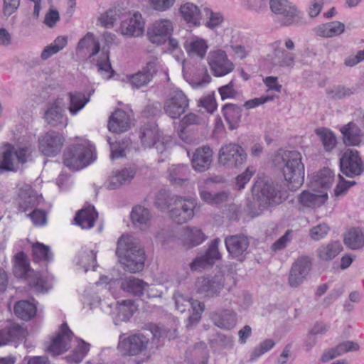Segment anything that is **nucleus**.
I'll use <instances>...</instances> for the list:
<instances>
[{
  "label": "nucleus",
  "instance_id": "nucleus-30",
  "mask_svg": "<svg viewBox=\"0 0 364 364\" xmlns=\"http://www.w3.org/2000/svg\"><path fill=\"white\" fill-rule=\"evenodd\" d=\"M135 173L136 171L132 168H124L120 171H113L107 182V188L114 190L129 183L134 178Z\"/></svg>",
  "mask_w": 364,
  "mask_h": 364
},
{
  "label": "nucleus",
  "instance_id": "nucleus-60",
  "mask_svg": "<svg viewBox=\"0 0 364 364\" xmlns=\"http://www.w3.org/2000/svg\"><path fill=\"white\" fill-rule=\"evenodd\" d=\"M97 66L98 68V71L100 73L103 78L108 80L112 77L114 70H112L109 62L108 52L101 57L97 63Z\"/></svg>",
  "mask_w": 364,
  "mask_h": 364
},
{
  "label": "nucleus",
  "instance_id": "nucleus-12",
  "mask_svg": "<svg viewBox=\"0 0 364 364\" xmlns=\"http://www.w3.org/2000/svg\"><path fill=\"white\" fill-rule=\"evenodd\" d=\"M271 11L277 15H280L281 24L284 26H291L297 22L299 11L287 0H270Z\"/></svg>",
  "mask_w": 364,
  "mask_h": 364
},
{
  "label": "nucleus",
  "instance_id": "nucleus-4",
  "mask_svg": "<svg viewBox=\"0 0 364 364\" xmlns=\"http://www.w3.org/2000/svg\"><path fill=\"white\" fill-rule=\"evenodd\" d=\"M94 146L85 139L71 146L63 154L64 164L73 170H79L95 160Z\"/></svg>",
  "mask_w": 364,
  "mask_h": 364
},
{
  "label": "nucleus",
  "instance_id": "nucleus-2",
  "mask_svg": "<svg viewBox=\"0 0 364 364\" xmlns=\"http://www.w3.org/2000/svg\"><path fill=\"white\" fill-rule=\"evenodd\" d=\"M116 253L125 270L136 273L144 269L145 252L134 237L122 235L118 240Z\"/></svg>",
  "mask_w": 364,
  "mask_h": 364
},
{
  "label": "nucleus",
  "instance_id": "nucleus-50",
  "mask_svg": "<svg viewBox=\"0 0 364 364\" xmlns=\"http://www.w3.org/2000/svg\"><path fill=\"white\" fill-rule=\"evenodd\" d=\"M326 151H331L336 146L337 139L334 133L327 128H318L315 131Z\"/></svg>",
  "mask_w": 364,
  "mask_h": 364
},
{
  "label": "nucleus",
  "instance_id": "nucleus-43",
  "mask_svg": "<svg viewBox=\"0 0 364 364\" xmlns=\"http://www.w3.org/2000/svg\"><path fill=\"white\" fill-rule=\"evenodd\" d=\"M100 46L92 33H87L78 43L77 50H86L90 58L94 56L100 51Z\"/></svg>",
  "mask_w": 364,
  "mask_h": 364
},
{
  "label": "nucleus",
  "instance_id": "nucleus-28",
  "mask_svg": "<svg viewBox=\"0 0 364 364\" xmlns=\"http://www.w3.org/2000/svg\"><path fill=\"white\" fill-rule=\"evenodd\" d=\"M180 237L183 245L188 248L198 246L206 239L205 235L200 228L190 226L181 230Z\"/></svg>",
  "mask_w": 364,
  "mask_h": 364
},
{
  "label": "nucleus",
  "instance_id": "nucleus-17",
  "mask_svg": "<svg viewBox=\"0 0 364 364\" xmlns=\"http://www.w3.org/2000/svg\"><path fill=\"white\" fill-rule=\"evenodd\" d=\"M39 150L46 156H55L61 150L64 143L63 136L54 131L48 132L38 139Z\"/></svg>",
  "mask_w": 364,
  "mask_h": 364
},
{
  "label": "nucleus",
  "instance_id": "nucleus-61",
  "mask_svg": "<svg viewBox=\"0 0 364 364\" xmlns=\"http://www.w3.org/2000/svg\"><path fill=\"white\" fill-rule=\"evenodd\" d=\"M274 345L275 343L272 339H265L254 348L250 354V360H256L262 355L270 350Z\"/></svg>",
  "mask_w": 364,
  "mask_h": 364
},
{
  "label": "nucleus",
  "instance_id": "nucleus-1",
  "mask_svg": "<svg viewBox=\"0 0 364 364\" xmlns=\"http://www.w3.org/2000/svg\"><path fill=\"white\" fill-rule=\"evenodd\" d=\"M273 163L282 169L289 190H297L304 181V165L301 154L296 150L279 149L274 154Z\"/></svg>",
  "mask_w": 364,
  "mask_h": 364
},
{
  "label": "nucleus",
  "instance_id": "nucleus-26",
  "mask_svg": "<svg viewBox=\"0 0 364 364\" xmlns=\"http://www.w3.org/2000/svg\"><path fill=\"white\" fill-rule=\"evenodd\" d=\"M328 199L326 192L315 193L309 190L303 191L297 196L299 209L317 208L323 205Z\"/></svg>",
  "mask_w": 364,
  "mask_h": 364
},
{
  "label": "nucleus",
  "instance_id": "nucleus-56",
  "mask_svg": "<svg viewBox=\"0 0 364 364\" xmlns=\"http://www.w3.org/2000/svg\"><path fill=\"white\" fill-rule=\"evenodd\" d=\"M168 171L171 182L180 185L182 182L187 180L189 170L187 166L173 165Z\"/></svg>",
  "mask_w": 364,
  "mask_h": 364
},
{
  "label": "nucleus",
  "instance_id": "nucleus-39",
  "mask_svg": "<svg viewBox=\"0 0 364 364\" xmlns=\"http://www.w3.org/2000/svg\"><path fill=\"white\" fill-rule=\"evenodd\" d=\"M26 334V329L19 324L10 323L1 331V346L15 339H23Z\"/></svg>",
  "mask_w": 364,
  "mask_h": 364
},
{
  "label": "nucleus",
  "instance_id": "nucleus-40",
  "mask_svg": "<svg viewBox=\"0 0 364 364\" xmlns=\"http://www.w3.org/2000/svg\"><path fill=\"white\" fill-rule=\"evenodd\" d=\"M14 311L15 315L23 320L29 321L36 314V306L27 300H21L15 303Z\"/></svg>",
  "mask_w": 364,
  "mask_h": 364
},
{
  "label": "nucleus",
  "instance_id": "nucleus-54",
  "mask_svg": "<svg viewBox=\"0 0 364 364\" xmlns=\"http://www.w3.org/2000/svg\"><path fill=\"white\" fill-rule=\"evenodd\" d=\"M334 181V173L328 168H323L314 177V186H318L323 189L329 188Z\"/></svg>",
  "mask_w": 364,
  "mask_h": 364
},
{
  "label": "nucleus",
  "instance_id": "nucleus-22",
  "mask_svg": "<svg viewBox=\"0 0 364 364\" xmlns=\"http://www.w3.org/2000/svg\"><path fill=\"white\" fill-rule=\"evenodd\" d=\"M145 23L141 14L139 12L129 14L126 19L123 20L120 31L124 36L137 37L141 36L144 31Z\"/></svg>",
  "mask_w": 364,
  "mask_h": 364
},
{
  "label": "nucleus",
  "instance_id": "nucleus-5",
  "mask_svg": "<svg viewBox=\"0 0 364 364\" xmlns=\"http://www.w3.org/2000/svg\"><path fill=\"white\" fill-rule=\"evenodd\" d=\"M173 205L170 210V217L174 222L183 224L193 218L197 203L191 198L176 196L174 197Z\"/></svg>",
  "mask_w": 364,
  "mask_h": 364
},
{
  "label": "nucleus",
  "instance_id": "nucleus-3",
  "mask_svg": "<svg viewBox=\"0 0 364 364\" xmlns=\"http://www.w3.org/2000/svg\"><path fill=\"white\" fill-rule=\"evenodd\" d=\"M253 201L250 208L255 215H259L268 206L282 201V194L273 183L262 180L255 182L252 188Z\"/></svg>",
  "mask_w": 364,
  "mask_h": 364
},
{
  "label": "nucleus",
  "instance_id": "nucleus-37",
  "mask_svg": "<svg viewBox=\"0 0 364 364\" xmlns=\"http://www.w3.org/2000/svg\"><path fill=\"white\" fill-rule=\"evenodd\" d=\"M345 31V25L340 21H331L321 24L314 28L316 34L320 37L332 38L340 36Z\"/></svg>",
  "mask_w": 364,
  "mask_h": 364
},
{
  "label": "nucleus",
  "instance_id": "nucleus-24",
  "mask_svg": "<svg viewBox=\"0 0 364 364\" xmlns=\"http://www.w3.org/2000/svg\"><path fill=\"white\" fill-rule=\"evenodd\" d=\"M183 48L189 57L202 60L205 57L209 46L207 40L193 36L185 40Z\"/></svg>",
  "mask_w": 364,
  "mask_h": 364
},
{
  "label": "nucleus",
  "instance_id": "nucleus-49",
  "mask_svg": "<svg viewBox=\"0 0 364 364\" xmlns=\"http://www.w3.org/2000/svg\"><path fill=\"white\" fill-rule=\"evenodd\" d=\"M15 265L14 267V273L17 277H25L26 279L31 277V272L29 263L26 255L23 252H20L15 256Z\"/></svg>",
  "mask_w": 364,
  "mask_h": 364
},
{
  "label": "nucleus",
  "instance_id": "nucleus-51",
  "mask_svg": "<svg viewBox=\"0 0 364 364\" xmlns=\"http://www.w3.org/2000/svg\"><path fill=\"white\" fill-rule=\"evenodd\" d=\"M70 106L68 109L71 114H76L90 101V96L87 97L82 92H69Z\"/></svg>",
  "mask_w": 364,
  "mask_h": 364
},
{
  "label": "nucleus",
  "instance_id": "nucleus-34",
  "mask_svg": "<svg viewBox=\"0 0 364 364\" xmlns=\"http://www.w3.org/2000/svg\"><path fill=\"white\" fill-rule=\"evenodd\" d=\"M130 216L133 224L139 229L145 230L150 226L151 215L146 208L141 205L134 206Z\"/></svg>",
  "mask_w": 364,
  "mask_h": 364
},
{
  "label": "nucleus",
  "instance_id": "nucleus-42",
  "mask_svg": "<svg viewBox=\"0 0 364 364\" xmlns=\"http://www.w3.org/2000/svg\"><path fill=\"white\" fill-rule=\"evenodd\" d=\"M223 114L230 129L238 127L241 121L242 109L234 104H226L223 107Z\"/></svg>",
  "mask_w": 364,
  "mask_h": 364
},
{
  "label": "nucleus",
  "instance_id": "nucleus-10",
  "mask_svg": "<svg viewBox=\"0 0 364 364\" xmlns=\"http://www.w3.org/2000/svg\"><path fill=\"white\" fill-rule=\"evenodd\" d=\"M149 338L141 333L124 337L119 336L118 349L123 355H135L144 350L148 345Z\"/></svg>",
  "mask_w": 364,
  "mask_h": 364
},
{
  "label": "nucleus",
  "instance_id": "nucleus-55",
  "mask_svg": "<svg viewBox=\"0 0 364 364\" xmlns=\"http://www.w3.org/2000/svg\"><path fill=\"white\" fill-rule=\"evenodd\" d=\"M90 346L88 343L81 341L73 353L65 357V360L70 364L80 363L90 350Z\"/></svg>",
  "mask_w": 364,
  "mask_h": 364
},
{
  "label": "nucleus",
  "instance_id": "nucleus-23",
  "mask_svg": "<svg viewBox=\"0 0 364 364\" xmlns=\"http://www.w3.org/2000/svg\"><path fill=\"white\" fill-rule=\"evenodd\" d=\"M139 136L145 147L151 148L156 146L159 152L164 151V144L160 141L159 128L154 122L148 123L141 127Z\"/></svg>",
  "mask_w": 364,
  "mask_h": 364
},
{
  "label": "nucleus",
  "instance_id": "nucleus-31",
  "mask_svg": "<svg viewBox=\"0 0 364 364\" xmlns=\"http://www.w3.org/2000/svg\"><path fill=\"white\" fill-rule=\"evenodd\" d=\"M60 104L57 100L45 112V119L50 126L65 127L68 124V118L63 114Z\"/></svg>",
  "mask_w": 364,
  "mask_h": 364
},
{
  "label": "nucleus",
  "instance_id": "nucleus-45",
  "mask_svg": "<svg viewBox=\"0 0 364 364\" xmlns=\"http://www.w3.org/2000/svg\"><path fill=\"white\" fill-rule=\"evenodd\" d=\"M344 243L352 250L360 249L364 246V232L358 228L350 229L345 235Z\"/></svg>",
  "mask_w": 364,
  "mask_h": 364
},
{
  "label": "nucleus",
  "instance_id": "nucleus-52",
  "mask_svg": "<svg viewBox=\"0 0 364 364\" xmlns=\"http://www.w3.org/2000/svg\"><path fill=\"white\" fill-rule=\"evenodd\" d=\"M68 41L65 36H58L50 45L46 46L41 54L42 60H46L53 55L61 50L66 45Z\"/></svg>",
  "mask_w": 364,
  "mask_h": 364
},
{
  "label": "nucleus",
  "instance_id": "nucleus-33",
  "mask_svg": "<svg viewBox=\"0 0 364 364\" xmlns=\"http://www.w3.org/2000/svg\"><path fill=\"white\" fill-rule=\"evenodd\" d=\"M109 130L115 132H124L129 128V118L127 112L117 109L110 117L108 122Z\"/></svg>",
  "mask_w": 364,
  "mask_h": 364
},
{
  "label": "nucleus",
  "instance_id": "nucleus-44",
  "mask_svg": "<svg viewBox=\"0 0 364 364\" xmlns=\"http://www.w3.org/2000/svg\"><path fill=\"white\" fill-rule=\"evenodd\" d=\"M97 218V213L95 211L94 206H88L78 212L75 220L82 228H91L93 227Z\"/></svg>",
  "mask_w": 364,
  "mask_h": 364
},
{
  "label": "nucleus",
  "instance_id": "nucleus-36",
  "mask_svg": "<svg viewBox=\"0 0 364 364\" xmlns=\"http://www.w3.org/2000/svg\"><path fill=\"white\" fill-rule=\"evenodd\" d=\"M182 64L183 77L192 87H203L210 82L211 78L206 68L198 69L193 75H188L185 71V60H183Z\"/></svg>",
  "mask_w": 364,
  "mask_h": 364
},
{
  "label": "nucleus",
  "instance_id": "nucleus-21",
  "mask_svg": "<svg viewBox=\"0 0 364 364\" xmlns=\"http://www.w3.org/2000/svg\"><path fill=\"white\" fill-rule=\"evenodd\" d=\"M196 291L205 297H212L218 295L223 288V279L222 276L214 277H199L196 282Z\"/></svg>",
  "mask_w": 364,
  "mask_h": 364
},
{
  "label": "nucleus",
  "instance_id": "nucleus-53",
  "mask_svg": "<svg viewBox=\"0 0 364 364\" xmlns=\"http://www.w3.org/2000/svg\"><path fill=\"white\" fill-rule=\"evenodd\" d=\"M122 14L121 9L111 8L100 15L98 21L105 28H112L115 22L122 18Z\"/></svg>",
  "mask_w": 364,
  "mask_h": 364
},
{
  "label": "nucleus",
  "instance_id": "nucleus-27",
  "mask_svg": "<svg viewBox=\"0 0 364 364\" xmlns=\"http://www.w3.org/2000/svg\"><path fill=\"white\" fill-rule=\"evenodd\" d=\"M341 132L346 146H360L364 145V134L355 123L353 122L348 123L342 127Z\"/></svg>",
  "mask_w": 364,
  "mask_h": 364
},
{
  "label": "nucleus",
  "instance_id": "nucleus-62",
  "mask_svg": "<svg viewBox=\"0 0 364 364\" xmlns=\"http://www.w3.org/2000/svg\"><path fill=\"white\" fill-rule=\"evenodd\" d=\"M173 299L175 303L176 309L181 313L184 312L187 308L190 307L191 299L178 291L174 292Z\"/></svg>",
  "mask_w": 364,
  "mask_h": 364
},
{
  "label": "nucleus",
  "instance_id": "nucleus-16",
  "mask_svg": "<svg viewBox=\"0 0 364 364\" xmlns=\"http://www.w3.org/2000/svg\"><path fill=\"white\" fill-rule=\"evenodd\" d=\"M220 240L215 238L209 245L206 252L200 256L197 257L191 264L190 267L193 271L200 270L213 266L217 261L221 259V254L218 250V245Z\"/></svg>",
  "mask_w": 364,
  "mask_h": 364
},
{
  "label": "nucleus",
  "instance_id": "nucleus-32",
  "mask_svg": "<svg viewBox=\"0 0 364 364\" xmlns=\"http://www.w3.org/2000/svg\"><path fill=\"white\" fill-rule=\"evenodd\" d=\"M359 348L358 343L353 341H345L341 343L335 348L326 350L321 357V360L323 363H327L335 358L349 351H356Z\"/></svg>",
  "mask_w": 364,
  "mask_h": 364
},
{
  "label": "nucleus",
  "instance_id": "nucleus-11",
  "mask_svg": "<svg viewBox=\"0 0 364 364\" xmlns=\"http://www.w3.org/2000/svg\"><path fill=\"white\" fill-rule=\"evenodd\" d=\"M207 60L212 73L217 77L228 75L235 68L226 53L220 49L210 51Z\"/></svg>",
  "mask_w": 364,
  "mask_h": 364
},
{
  "label": "nucleus",
  "instance_id": "nucleus-46",
  "mask_svg": "<svg viewBox=\"0 0 364 364\" xmlns=\"http://www.w3.org/2000/svg\"><path fill=\"white\" fill-rule=\"evenodd\" d=\"M341 242L336 241L321 245L316 250L317 255L323 261H330L342 250Z\"/></svg>",
  "mask_w": 364,
  "mask_h": 364
},
{
  "label": "nucleus",
  "instance_id": "nucleus-8",
  "mask_svg": "<svg viewBox=\"0 0 364 364\" xmlns=\"http://www.w3.org/2000/svg\"><path fill=\"white\" fill-rule=\"evenodd\" d=\"M246 159L247 154L242 146L229 144L221 147L218 162L228 168H237L245 162Z\"/></svg>",
  "mask_w": 364,
  "mask_h": 364
},
{
  "label": "nucleus",
  "instance_id": "nucleus-9",
  "mask_svg": "<svg viewBox=\"0 0 364 364\" xmlns=\"http://www.w3.org/2000/svg\"><path fill=\"white\" fill-rule=\"evenodd\" d=\"M340 168L347 177L360 176L364 171V162L355 149H346L340 159Z\"/></svg>",
  "mask_w": 364,
  "mask_h": 364
},
{
  "label": "nucleus",
  "instance_id": "nucleus-20",
  "mask_svg": "<svg viewBox=\"0 0 364 364\" xmlns=\"http://www.w3.org/2000/svg\"><path fill=\"white\" fill-rule=\"evenodd\" d=\"M158 59L151 58L145 67L136 73L129 77V81L133 87L139 88L146 85L157 72Z\"/></svg>",
  "mask_w": 364,
  "mask_h": 364
},
{
  "label": "nucleus",
  "instance_id": "nucleus-18",
  "mask_svg": "<svg viewBox=\"0 0 364 364\" xmlns=\"http://www.w3.org/2000/svg\"><path fill=\"white\" fill-rule=\"evenodd\" d=\"M41 200V196L38 195L30 185L24 184L19 188L17 198L19 211L27 213L36 208Z\"/></svg>",
  "mask_w": 364,
  "mask_h": 364
},
{
  "label": "nucleus",
  "instance_id": "nucleus-25",
  "mask_svg": "<svg viewBox=\"0 0 364 364\" xmlns=\"http://www.w3.org/2000/svg\"><path fill=\"white\" fill-rule=\"evenodd\" d=\"M213 161V151L207 146L195 150L191 159L193 168L198 172H204L209 169Z\"/></svg>",
  "mask_w": 364,
  "mask_h": 364
},
{
  "label": "nucleus",
  "instance_id": "nucleus-14",
  "mask_svg": "<svg viewBox=\"0 0 364 364\" xmlns=\"http://www.w3.org/2000/svg\"><path fill=\"white\" fill-rule=\"evenodd\" d=\"M73 333L66 323H63L55 336L51 340L47 350L53 355H60L70 348Z\"/></svg>",
  "mask_w": 364,
  "mask_h": 364
},
{
  "label": "nucleus",
  "instance_id": "nucleus-58",
  "mask_svg": "<svg viewBox=\"0 0 364 364\" xmlns=\"http://www.w3.org/2000/svg\"><path fill=\"white\" fill-rule=\"evenodd\" d=\"M77 264L84 269L85 272H87L90 267L95 270L97 266L96 252L92 250L81 252Z\"/></svg>",
  "mask_w": 364,
  "mask_h": 364
},
{
  "label": "nucleus",
  "instance_id": "nucleus-13",
  "mask_svg": "<svg viewBox=\"0 0 364 364\" xmlns=\"http://www.w3.org/2000/svg\"><path fill=\"white\" fill-rule=\"evenodd\" d=\"M173 28V23L170 20L156 21L147 29L148 38L154 44H164L171 36Z\"/></svg>",
  "mask_w": 364,
  "mask_h": 364
},
{
  "label": "nucleus",
  "instance_id": "nucleus-15",
  "mask_svg": "<svg viewBox=\"0 0 364 364\" xmlns=\"http://www.w3.org/2000/svg\"><path fill=\"white\" fill-rule=\"evenodd\" d=\"M311 267V261L308 256H301L293 263L289 276V284L291 287H298L306 279Z\"/></svg>",
  "mask_w": 364,
  "mask_h": 364
},
{
  "label": "nucleus",
  "instance_id": "nucleus-29",
  "mask_svg": "<svg viewBox=\"0 0 364 364\" xmlns=\"http://www.w3.org/2000/svg\"><path fill=\"white\" fill-rule=\"evenodd\" d=\"M208 359V350L203 342L190 347L186 352L188 364H206Z\"/></svg>",
  "mask_w": 364,
  "mask_h": 364
},
{
  "label": "nucleus",
  "instance_id": "nucleus-48",
  "mask_svg": "<svg viewBox=\"0 0 364 364\" xmlns=\"http://www.w3.org/2000/svg\"><path fill=\"white\" fill-rule=\"evenodd\" d=\"M136 307L132 300H123L119 303L117 307V314L114 318L115 324H118L121 321H127L132 316Z\"/></svg>",
  "mask_w": 364,
  "mask_h": 364
},
{
  "label": "nucleus",
  "instance_id": "nucleus-19",
  "mask_svg": "<svg viewBox=\"0 0 364 364\" xmlns=\"http://www.w3.org/2000/svg\"><path fill=\"white\" fill-rule=\"evenodd\" d=\"M225 244L227 250L232 258L242 260L248 253L250 241L248 237L242 234L230 235L225 237Z\"/></svg>",
  "mask_w": 364,
  "mask_h": 364
},
{
  "label": "nucleus",
  "instance_id": "nucleus-47",
  "mask_svg": "<svg viewBox=\"0 0 364 364\" xmlns=\"http://www.w3.org/2000/svg\"><path fill=\"white\" fill-rule=\"evenodd\" d=\"M146 286L147 283L134 277L124 279L121 284V287L124 291L134 296L142 295L145 291Z\"/></svg>",
  "mask_w": 364,
  "mask_h": 364
},
{
  "label": "nucleus",
  "instance_id": "nucleus-6",
  "mask_svg": "<svg viewBox=\"0 0 364 364\" xmlns=\"http://www.w3.org/2000/svg\"><path fill=\"white\" fill-rule=\"evenodd\" d=\"M31 153V146L18 147L16 149L10 145L8 146L1 159V172L3 171H16L18 164L26 163L30 159Z\"/></svg>",
  "mask_w": 364,
  "mask_h": 364
},
{
  "label": "nucleus",
  "instance_id": "nucleus-63",
  "mask_svg": "<svg viewBox=\"0 0 364 364\" xmlns=\"http://www.w3.org/2000/svg\"><path fill=\"white\" fill-rule=\"evenodd\" d=\"M28 285L33 287L36 291L43 293L48 291L46 282L39 273H33L27 279Z\"/></svg>",
  "mask_w": 364,
  "mask_h": 364
},
{
  "label": "nucleus",
  "instance_id": "nucleus-57",
  "mask_svg": "<svg viewBox=\"0 0 364 364\" xmlns=\"http://www.w3.org/2000/svg\"><path fill=\"white\" fill-rule=\"evenodd\" d=\"M204 12L207 16L205 26L210 29L215 30L221 26L224 21V16L220 12H214L209 8H205Z\"/></svg>",
  "mask_w": 364,
  "mask_h": 364
},
{
  "label": "nucleus",
  "instance_id": "nucleus-7",
  "mask_svg": "<svg viewBox=\"0 0 364 364\" xmlns=\"http://www.w3.org/2000/svg\"><path fill=\"white\" fill-rule=\"evenodd\" d=\"M189 106V100L185 93L178 89L170 91L164 105V112L172 119H178L186 112Z\"/></svg>",
  "mask_w": 364,
  "mask_h": 364
},
{
  "label": "nucleus",
  "instance_id": "nucleus-41",
  "mask_svg": "<svg viewBox=\"0 0 364 364\" xmlns=\"http://www.w3.org/2000/svg\"><path fill=\"white\" fill-rule=\"evenodd\" d=\"M180 13L183 18L189 24L198 26L200 24V12L198 7L193 3L187 2L180 7Z\"/></svg>",
  "mask_w": 364,
  "mask_h": 364
},
{
  "label": "nucleus",
  "instance_id": "nucleus-35",
  "mask_svg": "<svg viewBox=\"0 0 364 364\" xmlns=\"http://www.w3.org/2000/svg\"><path fill=\"white\" fill-rule=\"evenodd\" d=\"M212 319L215 326L228 330L234 328L237 323L236 314L229 309L214 313L212 315Z\"/></svg>",
  "mask_w": 364,
  "mask_h": 364
},
{
  "label": "nucleus",
  "instance_id": "nucleus-59",
  "mask_svg": "<svg viewBox=\"0 0 364 364\" xmlns=\"http://www.w3.org/2000/svg\"><path fill=\"white\" fill-rule=\"evenodd\" d=\"M32 252L34 259L36 260L50 261L53 257L49 246L40 242H36L33 245Z\"/></svg>",
  "mask_w": 364,
  "mask_h": 364
},
{
  "label": "nucleus",
  "instance_id": "nucleus-64",
  "mask_svg": "<svg viewBox=\"0 0 364 364\" xmlns=\"http://www.w3.org/2000/svg\"><path fill=\"white\" fill-rule=\"evenodd\" d=\"M255 173V168L252 166H249L246 168V170L239 175L236 178V188L238 190L242 189L245 184L250 180L252 176Z\"/></svg>",
  "mask_w": 364,
  "mask_h": 364
},
{
  "label": "nucleus",
  "instance_id": "nucleus-38",
  "mask_svg": "<svg viewBox=\"0 0 364 364\" xmlns=\"http://www.w3.org/2000/svg\"><path fill=\"white\" fill-rule=\"evenodd\" d=\"M296 55L287 52L286 50L275 49L272 58V64L274 67L290 68L294 65Z\"/></svg>",
  "mask_w": 364,
  "mask_h": 364
}]
</instances>
